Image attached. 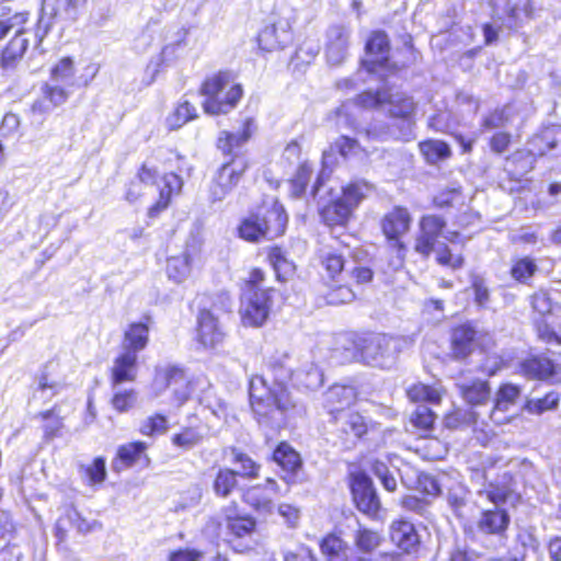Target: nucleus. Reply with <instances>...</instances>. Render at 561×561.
<instances>
[{"label":"nucleus","mask_w":561,"mask_h":561,"mask_svg":"<svg viewBox=\"0 0 561 561\" xmlns=\"http://www.w3.org/2000/svg\"><path fill=\"white\" fill-rule=\"evenodd\" d=\"M288 360L287 354L271 356L257 378L262 388L250 389V405L259 423L283 424L296 411L297 402L286 385L294 373Z\"/></svg>","instance_id":"1"},{"label":"nucleus","mask_w":561,"mask_h":561,"mask_svg":"<svg viewBox=\"0 0 561 561\" xmlns=\"http://www.w3.org/2000/svg\"><path fill=\"white\" fill-rule=\"evenodd\" d=\"M255 122L252 117L242 121L239 133L221 130L216 148L224 162L215 171L208 185V201L211 204L224 201L244 179L251 168V160L242 147L252 138Z\"/></svg>","instance_id":"2"},{"label":"nucleus","mask_w":561,"mask_h":561,"mask_svg":"<svg viewBox=\"0 0 561 561\" xmlns=\"http://www.w3.org/2000/svg\"><path fill=\"white\" fill-rule=\"evenodd\" d=\"M289 215L285 206L274 199L261 203L240 218L236 227V236L244 242L256 244L283 238L288 229Z\"/></svg>","instance_id":"3"},{"label":"nucleus","mask_w":561,"mask_h":561,"mask_svg":"<svg viewBox=\"0 0 561 561\" xmlns=\"http://www.w3.org/2000/svg\"><path fill=\"white\" fill-rule=\"evenodd\" d=\"M266 278V272L254 266L241 282L240 289L247 299L239 310V316L244 328H262L270 318L277 289L272 286L264 287Z\"/></svg>","instance_id":"4"},{"label":"nucleus","mask_w":561,"mask_h":561,"mask_svg":"<svg viewBox=\"0 0 561 561\" xmlns=\"http://www.w3.org/2000/svg\"><path fill=\"white\" fill-rule=\"evenodd\" d=\"M447 222L436 214H426L419 219V232L415 236L413 250L423 259H428L435 251V262L447 270L457 271L465 266L466 257L461 252H455L448 244L436 249L438 239L444 234Z\"/></svg>","instance_id":"5"},{"label":"nucleus","mask_w":561,"mask_h":561,"mask_svg":"<svg viewBox=\"0 0 561 561\" xmlns=\"http://www.w3.org/2000/svg\"><path fill=\"white\" fill-rule=\"evenodd\" d=\"M198 92L205 96L202 107L208 115L228 114L243 96V88L236 82V73L228 69L206 76Z\"/></svg>","instance_id":"6"},{"label":"nucleus","mask_w":561,"mask_h":561,"mask_svg":"<svg viewBox=\"0 0 561 561\" xmlns=\"http://www.w3.org/2000/svg\"><path fill=\"white\" fill-rule=\"evenodd\" d=\"M367 186L365 181L357 180L344 184L339 196H332L319 205L320 222L330 229L345 228L366 198Z\"/></svg>","instance_id":"7"},{"label":"nucleus","mask_w":561,"mask_h":561,"mask_svg":"<svg viewBox=\"0 0 561 561\" xmlns=\"http://www.w3.org/2000/svg\"><path fill=\"white\" fill-rule=\"evenodd\" d=\"M437 413L430 407L417 405L407 419L405 431L424 443L415 453L430 461L442 460L448 453V445L434 433L437 427Z\"/></svg>","instance_id":"8"},{"label":"nucleus","mask_w":561,"mask_h":561,"mask_svg":"<svg viewBox=\"0 0 561 561\" xmlns=\"http://www.w3.org/2000/svg\"><path fill=\"white\" fill-rule=\"evenodd\" d=\"M330 424L334 427L337 443L346 450L368 444L381 431V424L378 421L357 409L348 410Z\"/></svg>","instance_id":"9"},{"label":"nucleus","mask_w":561,"mask_h":561,"mask_svg":"<svg viewBox=\"0 0 561 561\" xmlns=\"http://www.w3.org/2000/svg\"><path fill=\"white\" fill-rule=\"evenodd\" d=\"M448 345L451 360L467 362L476 351L489 353L496 342L490 332L479 330L473 321L467 320L450 327Z\"/></svg>","instance_id":"10"},{"label":"nucleus","mask_w":561,"mask_h":561,"mask_svg":"<svg viewBox=\"0 0 561 561\" xmlns=\"http://www.w3.org/2000/svg\"><path fill=\"white\" fill-rule=\"evenodd\" d=\"M412 227V216L402 205H396L386 211L379 219V228L385 238L388 251L400 263H404L409 253V243L405 236Z\"/></svg>","instance_id":"11"},{"label":"nucleus","mask_w":561,"mask_h":561,"mask_svg":"<svg viewBox=\"0 0 561 561\" xmlns=\"http://www.w3.org/2000/svg\"><path fill=\"white\" fill-rule=\"evenodd\" d=\"M365 58L362 60L363 68L369 73L385 71L387 76H396L405 68L391 60V42L383 30L369 32L365 41Z\"/></svg>","instance_id":"12"},{"label":"nucleus","mask_w":561,"mask_h":561,"mask_svg":"<svg viewBox=\"0 0 561 561\" xmlns=\"http://www.w3.org/2000/svg\"><path fill=\"white\" fill-rule=\"evenodd\" d=\"M393 336L386 333H364L355 336L353 348L365 364L382 366L393 353Z\"/></svg>","instance_id":"13"},{"label":"nucleus","mask_w":561,"mask_h":561,"mask_svg":"<svg viewBox=\"0 0 561 561\" xmlns=\"http://www.w3.org/2000/svg\"><path fill=\"white\" fill-rule=\"evenodd\" d=\"M348 486L355 507L370 519H378L381 502L374 488L373 480L364 471L352 472Z\"/></svg>","instance_id":"14"},{"label":"nucleus","mask_w":561,"mask_h":561,"mask_svg":"<svg viewBox=\"0 0 561 561\" xmlns=\"http://www.w3.org/2000/svg\"><path fill=\"white\" fill-rule=\"evenodd\" d=\"M359 389L352 383L335 382L323 393L322 405L329 416V423L335 417L354 410L353 407L359 401Z\"/></svg>","instance_id":"15"},{"label":"nucleus","mask_w":561,"mask_h":561,"mask_svg":"<svg viewBox=\"0 0 561 561\" xmlns=\"http://www.w3.org/2000/svg\"><path fill=\"white\" fill-rule=\"evenodd\" d=\"M148 443L134 439L123 443L116 447L111 461V468L115 473H121L136 466L148 468L151 465V458L148 454Z\"/></svg>","instance_id":"16"},{"label":"nucleus","mask_w":561,"mask_h":561,"mask_svg":"<svg viewBox=\"0 0 561 561\" xmlns=\"http://www.w3.org/2000/svg\"><path fill=\"white\" fill-rule=\"evenodd\" d=\"M390 542L401 556L417 557L422 550V538L415 525L407 518L393 519L388 529Z\"/></svg>","instance_id":"17"},{"label":"nucleus","mask_w":561,"mask_h":561,"mask_svg":"<svg viewBox=\"0 0 561 561\" xmlns=\"http://www.w3.org/2000/svg\"><path fill=\"white\" fill-rule=\"evenodd\" d=\"M157 376L164 388L172 389V402L175 407L184 405L192 398L195 381L183 367L171 365L159 370Z\"/></svg>","instance_id":"18"},{"label":"nucleus","mask_w":561,"mask_h":561,"mask_svg":"<svg viewBox=\"0 0 561 561\" xmlns=\"http://www.w3.org/2000/svg\"><path fill=\"white\" fill-rule=\"evenodd\" d=\"M279 495L280 488L277 481L274 478H266L261 483L243 489L241 500L255 512L271 513Z\"/></svg>","instance_id":"19"},{"label":"nucleus","mask_w":561,"mask_h":561,"mask_svg":"<svg viewBox=\"0 0 561 561\" xmlns=\"http://www.w3.org/2000/svg\"><path fill=\"white\" fill-rule=\"evenodd\" d=\"M519 369L530 380L561 382V366L542 354L527 356L520 362Z\"/></svg>","instance_id":"20"},{"label":"nucleus","mask_w":561,"mask_h":561,"mask_svg":"<svg viewBox=\"0 0 561 561\" xmlns=\"http://www.w3.org/2000/svg\"><path fill=\"white\" fill-rule=\"evenodd\" d=\"M257 46L262 51L272 53L286 48L293 42V32L287 19L280 18L266 24L256 36Z\"/></svg>","instance_id":"21"},{"label":"nucleus","mask_w":561,"mask_h":561,"mask_svg":"<svg viewBox=\"0 0 561 561\" xmlns=\"http://www.w3.org/2000/svg\"><path fill=\"white\" fill-rule=\"evenodd\" d=\"M271 459L280 468L282 479L288 485L300 481L299 474L304 469L300 454L286 440L279 442L274 448Z\"/></svg>","instance_id":"22"},{"label":"nucleus","mask_w":561,"mask_h":561,"mask_svg":"<svg viewBox=\"0 0 561 561\" xmlns=\"http://www.w3.org/2000/svg\"><path fill=\"white\" fill-rule=\"evenodd\" d=\"M225 332L218 318L208 308H202L196 316L195 342L203 348H215L222 343Z\"/></svg>","instance_id":"23"},{"label":"nucleus","mask_w":561,"mask_h":561,"mask_svg":"<svg viewBox=\"0 0 561 561\" xmlns=\"http://www.w3.org/2000/svg\"><path fill=\"white\" fill-rule=\"evenodd\" d=\"M523 394V387L518 383H514L512 381H503L500 382L492 401V408L490 411V419L493 423L501 425L507 424L511 422V416H505L504 419H497V413H505L511 408L516 405L520 400Z\"/></svg>","instance_id":"24"},{"label":"nucleus","mask_w":561,"mask_h":561,"mask_svg":"<svg viewBox=\"0 0 561 561\" xmlns=\"http://www.w3.org/2000/svg\"><path fill=\"white\" fill-rule=\"evenodd\" d=\"M539 8L535 0H505L504 25L510 32H517L527 22L537 19Z\"/></svg>","instance_id":"25"},{"label":"nucleus","mask_w":561,"mask_h":561,"mask_svg":"<svg viewBox=\"0 0 561 561\" xmlns=\"http://www.w3.org/2000/svg\"><path fill=\"white\" fill-rule=\"evenodd\" d=\"M227 534L231 539H242L256 531V519L248 513H240L238 504L231 502L221 508Z\"/></svg>","instance_id":"26"},{"label":"nucleus","mask_w":561,"mask_h":561,"mask_svg":"<svg viewBox=\"0 0 561 561\" xmlns=\"http://www.w3.org/2000/svg\"><path fill=\"white\" fill-rule=\"evenodd\" d=\"M162 186L158 190V198L147 208V217L149 219L158 218L165 211L174 196L181 194L184 182L176 172H165L162 178Z\"/></svg>","instance_id":"27"},{"label":"nucleus","mask_w":561,"mask_h":561,"mask_svg":"<svg viewBox=\"0 0 561 561\" xmlns=\"http://www.w3.org/2000/svg\"><path fill=\"white\" fill-rule=\"evenodd\" d=\"M69 96L70 91L67 87L45 81L41 85V94L33 101L30 111L33 115L45 116L65 104Z\"/></svg>","instance_id":"28"},{"label":"nucleus","mask_w":561,"mask_h":561,"mask_svg":"<svg viewBox=\"0 0 561 561\" xmlns=\"http://www.w3.org/2000/svg\"><path fill=\"white\" fill-rule=\"evenodd\" d=\"M511 525V516L506 508L494 506L480 512L477 520L479 533L484 536L497 537L500 539L507 537Z\"/></svg>","instance_id":"29"},{"label":"nucleus","mask_w":561,"mask_h":561,"mask_svg":"<svg viewBox=\"0 0 561 561\" xmlns=\"http://www.w3.org/2000/svg\"><path fill=\"white\" fill-rule=\"evenodd\" d=\"M151 317L144 316L141 320L129 322L122 333V351L139 354L150 343Z\"/></svg>","instance_id":"30"},{"label":"nucleus","mask_w":561,"mask_h":561,"mask_svg":"<svg viewBox=\"0 0 561 561\" xmlns=\"http://www.w3.org/2000/svg\"><path fill=\"white\" fill-rule=\"evenodd\" d=\"M138 365V354L121 351L108 370L111 386L134 382L137 379Z\"/></svg>","instance_id":"31"},{"label":"nucleus","mask_w":561,"mask_h":561,"mask_svg":"<svg viewBox=\"0 0 561 561\" xmlns=\"http://www.w3.org/2000/svg\"><path fill=\"white\" fill-rule=\"evenodd\" d=\"M265 261L279 283L288 282L296 274L297 265L280 244L274 243L265 248Z\"/></svg>","instance_id":"32"},{"label":"nucleus","mask_w":561,"mask_h":561,"mask_svg":"<svg viewBox=\"0 0 561 561\" xmlns=\"http://www.w3.org/2000/svg\"><path fill=\"white\" fill-rule=\"evenodd\" d=\"M537 162V154L527 148H518L505 157V170L511 180L520 181L530 173Z\"/></svg>","instance_id":"33"},{"label":"nucleus","mask_w":561,"mask_h":561,"mask_svg":"<svg viewBox=\"0 0 561 561\" xmlns=\"http://www.w3.org/2000/svg\"><path fill=\"white\" fill-rule=\"evenodd\" d=\"M319 548L327 561H371L368 557L351 558L347 542L335 533L323 536Z\"/></svg>","instance_id":"34"},{"label":"nucleus","mask_w":561,"mask_h":561,"mask_svg":"<svg viewBox=\"0 0 561 561\" xmlns=\"http://www.w3.org/2000/svg\"><path fill=\"white\" fill-rule=\"evenodd\" d=\"M385 542L382 533L359 524L353 533V545L360 557L371 556L377 552Z\"/></svg>","instance_id":"35"},{"label":"nucleus","mask_w":561,"mask_h":561,"mask_svg":"<svg viewBox=\"0 0 561 561\" xmlns=\"http://www.w3.org/2000/svg\"><path fill=\"white\" fill-rule=\"evenodd\" d=\"M458 391L470 407L485 405L491 398V385L486 379L473 378L459 385Z\"/></svg>","instance_id":"36"},{"label":"nucleus","mask_w":561,"mask_h":561,"mask_svg":"<svg viewBox=\"0 0 561 561\" xmlns=\"http://www.w3.org/2000/svg\"><path fill=\"white\" fill-rule=\"evenodd\" d=\"M386 105H388L390 117L405 122L413 121L417 110V104L412 95L408 93L392 94L389 90Z\"/></svg>","instance_id":"37"},{"label":"nucleus","mask_w":561,"mask_h":561,"mask_svg":"<svg viewBox=\"0 0 561 561\" xmlns=\"http://www.w3.org/2000/svg\"><path fill=\"white\" fill-rule=\"evenodd\" d=\"M87 0H43L42 11L53 20L73 21Z\"/></svg>","instance_id":"38"},{"label":"nucleus","mask_w":561,"mask_h":561,"mask_svg":"<svg viewBox=\"0 0 561 561\" xmlns=\"http://www.w3.org/2000/svg\"><path fill=\"white\" fill-rule=\"evenodd\" d=\"M28 49V41L23 34H14L0 51V67L3 70L14 69Z\"/></svg>","instance_id":"39"},{"label":"nucleus","mask_w":561,"mask_h":561,"mask_svg":"<svg viewBox=\"0 0 561 561\" xmlns=\"http://www.w3.org/2000/svg\"><path fill=\"white\" fill-rule=\"evenodd\" d=\"M443 387H435L424 382H414L405 389V397L413 404L428 403L439 405L445 394Z\"/></svg>","instance_id":"40"},{"label":"nucleus","mask_w":561,"mask_h":561,"mask_svg":"<svg viewBox=\"0 0 561 561\" xmlns=\"http://www.w3.org/2000/svg\"><path fill=\"white\" fill-rule=\"evenodd\" d=\"M201 423L190 422L181 427L176 433L172 434L170 442L172 446L181 450H190L201 445L205 439Z\"/></svg>","instance_id":"41"},{"label":"nucleus","mask_w":561,"mask_h":561,"mask_svg":"<svg viewBox=\"0 0 561 561\" xmlns=\"http://www.w3.org/2000/svg\"><path fill=\"white\" fill-rule=\"evenodd\" d=\"M239 471L222 467L214 477L211 488L217 497L227 499L239 489Z\"/></svg>","instance_id":"42"},{"label":"nucleus","mask_w":561,"mask_h":561,"mask_svg":"<svg viewBox=\"0 0 561 561\" xmlns=\"http://www.w3.org/2000/svg\"><path fill=\"white\" fill-rule=\"evenodd\" d=\"M533 329L536 339L552 346H561V323L548 318H536L533 320Z\"/></svg>","instance_id":"43"},{"label":"nucleus","mask_w":561,"mask_h":561,"mask_svg":"<svg viewBox=\"0 0 561 561\" xmlns=\"http://www.w3.org/2000/svg\"><path fill=\"white\" fill-rule=\"evenodd\" d=\"M198 118L194 104L187 100L180 101L165 117L164 124L168 130L173 131L182 128L190 122Z\"/></svg>","instance_id":"44"},{"label":"nucleus","mask_w":561,"mask_h":561,"mask_svg":"<svg viewBox=\"0 0 561 561\" xmlns=\"http://www.w3.org/2000/svg\"><path fill=\"white\" fill-rule=\"evenodd\" d=\"M422 158L428 164H436L439 161L451 157L453 151L449 145L439 139H424L417 144Z\"/></svg>","instance_id":"45"},{"label":"nucleus","mask_w":561,"mask_h":561,"mask_svg":"<svg viewBox=\"0 0 561 561\" xmlns=\"http://www.w3.org/2000/svg\"><path fill=\"white\" fill-rule=\"evenodd\" d=\"M346 257L337 251H328L319 254V265L328 280L336 282L346 268Z\"/></svg>","instance_id":"46"},{"label":"nucleus","mask_w":561,"mask_h":561,"mask_svg":"<svg viewBox=\"0 0 561 561\" xmlns=\"http://www.w3.org/2000/svg\"><path fill=\"white\" fill-rule=\"evenodd\" d=\"M312 173L313 165L311 162L304 160L298 163L294 174L288 179L289 195L291 197L299 198L305 195Z\"/></svg>","instance_id":"47"},{"label":"nucleus","mask_w":561,"mask_h":561,"mask_svg":"<svg viewBox=\"0 0 561 561\" xmlns=\"http://www.w3.org/2000/svg\"><path fill=\"white\" fill-rule=\"evenodd\" d=\"M30 15L28 11L12 13L10 8L3 9L2 16L4 19H0V42L13 30H15L14 34H24L26 31L25 25L30 20Z\"/></svg>","instance_id":"48"},{"label":"nucleus","mask_w":561,"mask_h":561,"mask_svg":"<svg viewBox=\"0 0 561 561\" xmlns=\"http://www.w3.org/2000/svg\"><path fill=\"white\" fill-rule=\"evenodd\" d=\"M193 257L188 252L172 255L167 259L165 273L175 283H182L192 271Z\"/></svg>","instance_id":"49"},{"label":"nucleus","mask_w":561,"mask_h":561,"mask_svg":"<svg viewBox=\"0 0 561 561\" xmlns=\"http://www.w3.org/2000/svg\"><path fill=\"white\" fill-rule=\"evenodd\" d=\"M75 59L70 56L61 57L49 69L50 80L56 83L64 82L67 88L75 85Z\"/></svg>","instance_id":"50"},{"label":"nucleus","mask_w":561,"mask_h":561,"mask_svg":"<svg viewBox=\"0 0 561 561\" xmlns=\"http://www.w3.org/2000/svg\"><path fill=\"white\" fill-rule=\"evenodd\" d=\"M537 271L538 266L534 259L522 256L512 261L510 275L517 283L529 284Z\"/></svg>","instance_id":"51"},{"label":"nucleus","mask_w":561,"mask_h":561,"mask_svg":"<svg viewBox=\"0 0 561 561\" xmlns=\"http://www.w3.org/2000/svg\"><path fill=\"white\" fill-rule=\"evenodd\" d=\"M359 293L353 285L337 284L331 286L324 295L325 302L331 306H341L354 302Z\"/></svg>","instance_id":"52"},{"label":"nucleus","mask_w":561,"mask_h":561,"mask_svg":"<svg viewBox=\"0 0 561 561\" xmlns=\"http://www.w3.org/2000/svg\"><path fill=\"white\" fill-rule=\"evenodd\" d=\"M559 402V393L551 390L545 393L541 398L526 399L523 404V409L529 414L540 415L547 411L557 409Z\"/></svg>","instance_id":"53"},{"label":"nucleus","mask_w":561,"mask_h":561,"mask_svg":"<svg viewBox=\"0 0 561 561\" xmlns=\"http://www.w3.org/2000/svg\"><path fill=\"white\" fill-rule=\"evenodd\" d=\"M58 413V407L54 405L48 410L38 412L37 414V417L41 419L42 421L51 420L50 423L44 424L43 426V438L45 442H50L51 439L60 435L64 423L62 417L59 416Z\"/></svg>","instance_id":"54"},{"label":"nucleus","mask_w":561,"mask_h":561,"mask_svg":"<svg viewBox=\"0 0 561 561\" xmlns=\"http://www.w3.org/2000/svg\"><path fill=\"white\" fill-rule=\"evenodd\" d=\"M232 462L240 465V477L253 480L260 477L261 465L254 461L247 453L237 447H230Z\"/></svg>","instance_id":"55"},{"label":"nucleus","mask_w":561,"mask_h":561,"mask_svg":"<svg viewBox=\"0 0 561 561\" xmlns=\"http://www.w3.org/2000/svg\"><path fill=\"white\" fill-rule=\"evenodd\" d=\"M169 419L163 413L156 412L140 424L138 432L146 437H154L167 433L169 430Z\"/></svg>","instance_id":"56"},{"label":"nucleus","mask_w":561,"mask_h":561,"mask_svg":"<svg viewBox=\"0 0 561 561\" xmlns=\"http://www.w3.org/2000/svg\"><path fill=\"white\" fill-rule=\"evenodd\" d=\"M471 423H476V414L465 412L458 407L448 410L443 415V426L450 431L461 430Z\"/></svg>","instance_id":"57"},{"label":"nucleus","mask_w":561,"mask_h":561,"mask_svg":"<svg viewBox=\"0 0 561 561\" xmlns=\"http://www.w3.org/2000/svg\"><path fill=\"white\" fill-rule=\"evenodd\" d=\"M82 473L89 485H100L107 478L106 462L103 456H98L82 468Z\"/></svg>","instance_id":"58"},{"label":"nucleus","mask_w":561,"mask_h":561,"mask_svg":"<svg viewBox=\"0 0 561 561\" xmlns=\"http://www.w3.org/2000/svg\"><path fill=\"white\" fill-rule=\"evenodd\" d=\"M387 98L388 89L364 90L356 95L355 103L365 110L378 108L386 105Z\"/></svg>","instance_id":"59"},{"label":"nucleus","mask_w":561,"mask_h":561,"mask_svg":"<svg viewBox=\"0 0 561 561\" xmlns=\"http://www.w3.org/2000/svg\"><path fill=\"white\" fill-rule=\"evenodd\" d=\"M529 302L538 318H548L552 314L554 305L548 290L542 288L536 290L530 295Z\"/></svg>","instance_id":"60"},{"label":"nucleus","mask_w":561,"mask_h":561,"mask_svg":"<svg viewBox=\"0 0 561 561\" xmlns=\"http://www.w3.org/2000/svg\"><path fill=\"white\" fill-rule=\"evenodd\" d=\"M298 385L306 390H316L323 385L324 377L322 370L311 365L298 371Z\"/></svg>","instance_id":"61"},{"label":"nucleus","mask_w":561,"mask_h":561,"mask_svg":"<svg viewBox=\"0 0 561 561\" xmlns=\"http://www.w3.org/2000/svg\"><path fill=\"white\" fill-rule=\"evenodd\" d=\"M330 149L344 159H348L363 150L356 138L346 135L339 136L331 144Z\"/></svg>","instance_id":"62"},{"label":"nucleus","mask_w":561,"mask_h":561,"mask_svg":"<svg viewBox=\"0 0 561 561\" xmlns=\"http://www.w3.org/2000/svg\"><path fill=\"white\" fill-rule=\"evenodd\" d=\"M137 400L135 389H124L114 392L111 398L112 408L118 413H125L134 408Z\"/></svg>","instance_id":"63"},{"label":"nucleus","mask_w":561,"mask_h":561,"mask_svg":"<svg viewBox=\"0 0 561 561\" xmlns=\"http://www.w3.org/2000/svg\"><path fill=\"white\" fill-rule=\"evenodd\" d=\"M461 196L460 187H447L434 195L432 206L436 209H447L454 207Z\"/></svg>","instance_id":"64"}]
</instances>
